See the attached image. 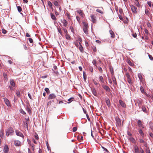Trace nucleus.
Instances as JSON below:
<instances>
[{"label":"nucleus","instance_id":"obj_27","mask_svg":"<svg viewBox=\"0 0 153 153\" xmlns=\"http://www.w3.org/2000/svg\"><path fill=\"white\" fill-rule=\"evenodd\" d=\"M92 93L94 95L96 96L97 95V93L96 90L95 89H94L92 90Z\"/></svg>","mask_w":153,"mask_h":153},{"label":"nucleus","instance_id":"obj_23","mask_svg":"<svg viewBox=\"0 0 153 153\" xmlns=\"http://www.w3.org/2000/svg\"><path fill=\"white\" fill-rule=\"evenodd\" d=\"M26 110H27L28 112L30 114L31 113V111L30 108H29L28 106H27L26 107Z\"/></svg>","mask_w":153,"mask_h":153},{"label":"nucleus","instance_id":"obj_36","mask_svg":"<svg viewBox=\"0 0 153 153\" xmlns=\"http://www.w3.org/2000/svg\"><path fill=\"white\" fill-rule=\"evenodd\" d=\"M79 50L81 52H83V48L81 45H80L79 46Z\"/></svg>","mask_w":153,"mask_h":153},{"label":"nucleus","instance_id":"obj_49","mask_svg":"<svg viewBox=\"0 0 153 153\" xmlns=\"http://www.w3.org/2000/svg\"><path fill=\"white\" fill-rule=\"evenodd\" d=\"M83 31L86 34H88V29H83Z\"/></svg>","mask_w":153,"mask_h":153},{"label":"nucleus","instance_id":"obj_29","mask_svg":"<svg viewBox=\"0 0 153 153\" xmlns=\"http://www.w3.org/2000/svg\"><path fill=\"white\" fill-rule=\"evenodd\" d=\"M96 11L99 13H100L101 14H102L103 13V12L102 10L100 9H97L96 10Z\"/></svg>","mask_w":153,"mask_h":153},{"label":"nucleus","instance_id":"obj_52","mask_svg":"<svg viewBox=\"0 0 153 153\" xmlns=\"http://www.w3.org/2000/svg\"><path fill=\"white\" fill-rule=\"evenodd\" d=\"M77 130V128L76 127H74L73 128V132L76 131Z\"/></svg>","mask_w":153,"mask_h":153},{"label":"nucleus","instance_id":"obj_34","mask_svg":"<svg viewBox=\"0 0 153 153\" xmlns=\"http://www.w3.org/2000/svg\"><path fill=\"white\" fill-rule=\"evenodd\" d=\"M17 8L18 9V11L19 12H20L22 11V9L20 6H17Z\"/></svg>","mask_w":153,"mask_h":153},{"label":"nucleus","instance_id":"obj_5","mask_svg":"<svg viewBox=\"0 0 153 153\" xmlns=\"http://www.w3.org/2000/svg\"><path fill=\"white\" fill-rule=\"evenodd\" d=\"M116 122L117 126H120L121 124V121L120 120L118 117H116Z\"/></svg>","mask_w":153,"mask_h":153},{"label":"nucleus","instance_id":"obj_47","mask_svg":"<svg viewBox=\"0 0 153 153\" xmlns=\"http://www.w3.org/2000/svg\"><path fill=\"white\" fill-rule=\"evenodd\" d=\"M83 25L85 26V28H86L87 27H88V24L87 23H85V22H83Z\"/></svg>","mask_w":153,"mask_h":153},{"label":"nucleus","instance_id":"obj_24","mask_svg":"<svg viewBox=\"0 0 153 153\" xmlns=\"http://www.w3.org/2000/svg\"><path fill=\"white\" fill-rule=\"evenodd\" d=\"M4 135V131L2 130H1L0 131V136L2 138L3 136Z\"/></svg>","mask_w":153,"mask_h":153},{"label":"nucleus","instance_id":"obj_40","mask_svg":"<svg viewBox=\"0 0 153 153\" xmlns=\"http://www.w3.org/2000/svg\"><path fill=\"white\" fill-rule=\"evenodd\" d=\"M149 125L150 128L153 131V123H150Z\"/></svg>","mask_w":153,"mask_h":153},{"label":"nucleus","instance_id":"obj_22","mask_svg":"<svg viewBox=\"0 0 153 153\" xmlns=\"http://www.w3.org/2000/svg\"><path fill=\"white\" fill-rule=\"evenodd\" d=\"M112 80L113 83L116 85L117 84V82L116 81V78L115 77L113 76L112 78Z\"/></svg>","mask_w":153,"mask_h":153},{"label":"nucleus","instance_id":"obj_2","mask_svg":"<svg viewBox=\"0 0 153 153\" xmlns=\"http://www.w3.org/2000/svg\"><path fill=\"white\" fill-rule=\"evenodd\" d=\"M15 133L19 137H20L23 138L24 137V136L23 134L21 133L19 130H16L15 131Z\"/></svg>","mask_w":153,"mask_h":153},{"label":"nucleus","instance_id":"obj_14","mask_svg":"<svg viewBox=\"0 0 153 153\" xmlns=\"http://www.w3.org/2000/svg\"><path fill=\"white\" fill-rule=\"evenodd\" d=\"M3 76L4 78V81L5 82L8 80L7 75L4 72L3 73Z\"/></svg>","mask_w":153,"mask_h":153},{"label":"nucleus","instance_id":"obj_48","mask_svg":"<svg viewBox=\"0 0 153 153\" xmlns=\"http://www.w3.org/2000/svg\"><path fill=\"white\" fill-rule=\"evenodd\" d=\"M48 5L49 7H51L52 6V4L51 2L50 1H48Z\"/></svg>","mask_w":153,"mask_h":153},{"label":"nucleus","instance_id":"obj_57","mask_svg":"<svg viewBox=\"0 0 153 153\" xmlns=\"http://www.w3.org/2000/svg\"><path fill=\"white\" fill-rule=\"evenodd\" d=\"M98 69L99 71L101 72L102 73V68L101 67H99L98 68Z\"/></svg>","mask_w":153,"mask_h":153},{"label":"nucleus","instance_id":"obj_33","mask_svg":"<svg viewBox=\"0 0 153 153\" xmlns=\"http://www.w3.org/2000/svg\"><path fill=\"white\" fill-rule=\"evenodd\" d=\"M63 23L64 25L66 26L67 25V22L65 20H64L63 21Z\"/></svg>","mask_w":153,"mask_h":153},{"label":"nucleus","instance_id":"obj_62","mask_svg":"<svg viewBox=\"0 0 153 153\" xmlns=\"http://www.w3.org/2000/svg\"><path fill=\"white\" fill-rule=\"evenodd\" d=\"M35 137L36 140H38L39 139V137L37 134H36L35 135Z\"/></svg>","mask_w":153,"mask_h":153},{"label":"nucleus","instance_id":"obj_37","mask_svg":"<svg viewBox=\"0 0 153 153\" xmlns=\"http://www.w3.org/2000/svg\"><path fill=\"white\" fill-rule=\"evenodd\" d=\"M139 132L141 135L142 136L143 135V131L141 129L139 130Z\"/></svg>","mask_w":153,"mask_h":153},{"label":"nucleus","instance_id":"obj_56","mask_svg":"<svg viewBox=\"0 0 153 153\" xmlns=\"http://www.w3.org/2000/svg\"><path fill=\"white\" fill-rule=\"evenodd\" d=\"M149 59L151 60H153V57L152 56L150 55H149Z\"/></svg>","mask_w":153,"mask_h":153},{"label":"nucleus","instance_id":"obj_17","mask_svg":"<svg viewBox=\"0 0 153 153\" xmlns=\"http://www.w3.org/2000/svg\"><path fill=\"white\" fill-rule=\"evenodd\" d=\"M99 80L100 82H101V83H104V79L103 78V77L102 76H100L99 79Z\"/></svg>","mask_w":153,"mask_h":153},{"label":"nucleus","instance_id":"obj_53","mask_svg":"<svg viewBox=\"0 0 153 153\" xmlns=\"http://www.w3.org/2000/svg\"><path fill=\"white\" fill-rule=\"evenodd\" d=\"M16 94L18 96H20V91H16Z\"/></svg>","mask_w":153,"mask_h":153},{"label":"nucleus","instance_id":"obj_39","mask_svg":"<svg viewBox=\"0 0 153 153\" xmlns=\"http://www.w3.org/2000/svg\"><path fill=\"white\" fill-rule=\"evenodd\" d=\"M130 140L133 143H134L135 142L134 139L132 137H131L129 138Z\"/></svg>","mask_w":153,"mask_h":153},{"label":"nucleus","instance_id":"obj_10","mask_svg":"<svg viewBox=\"0 0 153 153\" xmlns=\"http://www.w3.org/2000/svg\"><path fill=\"white\" fill-rule=\"evenodd\" d=\"M119 102L122 107H124V108H125L126 107V104L122 100H119Z\"/></svg>","mask_w":153,"mask_h":153},{"label":"nucleus","instance_id":"obj_26","mask_svg":"<svg viewBox=\"0 0 153 153\" xmlns=\"http://www.w3.org/2000/svg\"><path fill=\"white\" fill-rule=\"evenodd\" d=\"M142 111L146 113L147 111L146 108L144 106H142Z\"/></svg>","mask_w":153,"mask_h":153},{"label":"nucleus","instance_id":"obj_59","mask_svg":"<svg viewBox=\"0 0 153 153\" xmlns=\"http://www.w3.org/2000/svg\"><path fill=\"white\" fill-rule=\"evenodd\" d=\"M58 32L61 35H62V31H61V29H58Z\"/></svg>","mask_w":153,"mask_h":153},{"label":"nucleus","instance_id":"obj_8","mask_svg":"<svg viewBox=\"0 0 153 153\" xmlns=\"http://www.w3.org/2000/svg\"><path fill=\"white\" fill-rule=\"evenodd\" d=\"M4 102L7 106L8 107L10 106V102L8 99L7 98L4 99Z\"/></svg>","mask_w":153,"mask_h":153},{"label":"nucleus","instance_id":"obj_50","mask_svg":"<svg viewBox=\"0 0 153 153\" xmlns=\"http://www.w3.org/2000/svg\"><path fill=\"white\" fill-rule=\"evenodd\" d=\"M135 5L138 7H139L140 6V4L138 2V1H136L135 3Z\"/></svg>","mask_w":153,"mask_h":153},{"label":"nucleus","instance_id":"obj_16","mask_svg":"<svg viewBox=\"0 0 153 153\" xmlns=\"http://www.w3.org/2000/svg\"><path fill=\"white\" fill-rule=\"evenodd\" d=\"M134 149L135 153H139V149L137 146H135L134 147Z\"/></svg>","mask_w":153,"mask_h":153},{"label":"nucleus","instance_id":"obj_13","mask_svg":"<svg viewBox=\"0 0 153 153\" xmlns=\"http://www.w3.org/2000/svg\"><path fill=\"white\" fill-rule=\"evenodd\" d=\"M10 85H11V86H13V87H14L15 86V83L13 79H10Z\"/></svg>","mask_w":153,"mask_h":153},{"label":"nucleus","instance_id":"obj_19","mask_svg":"<svg viewBox=\"0 0 153 153\" xmlns=\"http://www.w3.org/2000/svg\"><path fill=\"white\" fill-rule=\"evenodd\" d=\"M51 18L54 20H56V17L54 15V14H53L52 13H51Z\"/></svg>","mask_w":153,"mask_h":153},{"label":"nucleus","instance_id":"obj_15","mask_svg":"<svg viewBox=\"0 0 153 153\" xmlns=\"http://www.w3.org/2000/svg\"><path fill=\"white\" fill-rule=\"evenodd\" d=\"M77 12L79 13L81 17H84V14L82 12V11L81 10H78L76 11Z\"/></svg>","mask_w":153,"mask_h":153},{"label":"nucleus","instance_id":"obj_6","mask_svg":"<svg viewBox=\"0 0 153 153\" xmlns=\"http://www.w3.org/2000/svg\"><path fill=\"white\" fill-rule=\"evenodd\" d=\"M91 20L93 23H95L96 22V17L94 15H92L91 16Z\"/></svg>","mask_w":153,"mask_h":153},{"label":"nucleus","instance_id":"obj_54","mask_svg":"<svg viewBox=\"0 0 153 153\" xmlns=\"http://www.w3.org/2000/svg\"><path fill=\"white\" fill-rule=\"evenodd\" d=\"M77 20L79 22H80V19L79 17L78 16H76V17Z\"/></svg>","mask_w":153,"mask_h":153},{"label":"nucleus","instance_id":"obj_3","mask_svg":"<svg viewBox=\"0 0 153 153\" xmlns=\"http://www.w3.org/2000/svg\"><path fill=\"white\" fill-rule=\"evenodd\" d=\"M131 8L132 12L134 13H137V8L133 5L130 6Z\"/></svg>","mask_w":153,"mask_h":153},{"label":"nucleus","instance_id":"obj_31","mask_svg":"<svg viewBox=\"0 0 153 153\" xmlns=\"http://www.w3.org/2000/svg\"><path fill=\"white\" fill-rule=\"evenodd\" d=\"M137 124L139 126H141L142 125V122L140 120H139L137 121Z\"/></svg>","mask_w":153,"mask_h":153},{"label":"nucleus","instance_id":"obj_45","mask_svg":"<svg viewBox=\"0 0 153 153\" xmlns=\"http://www.w3.org/2000/svg\"><path fill=\"white\" fill-rule=\"evenodd\" d=\"M145 13L147 16L149 15V11L148 10L146 9L145 10Z\"/></svg>","mask_w":153,"mask_h":153},{"label":"nucleus","instance_id":"obj_11","mask_svg":"<svg viewBox=\"0 0 153 153\" xmlns=\"http://www.w3.org/2000/svg\"><path fill=\"white\" fill-rule=\"evenodd\" d=\"M9 150L8 147L7 145H5L4 149V153H7Z\"/></svg>","mask_w":153,"mask_h":153},{"label":"nucleus","instance_id":"obj_1","mask_svg":"<svg viewBox=\"0 0 153 153\" xmlns=\"http://www.w3.org/2000/svg\"><path fill=\"white\" fill-rule=\"evenodd\" d=\"M13 132L14 131L13 128L12 127L9 128L6 130V135L7 136H8L10 135H11Z\"/></svg>","mask_w":153,"mask_h":153},{"label":"nucleus","instance_id":"obj_9","mask_svg":"<svg viewBox=\"0 0 153 153\" xmlns=\"http://www.w3.org/2000/svg\"><path fill=\"white\" fill-rule=\"evenodd\" d=\"M56 96L54 94H51L49 95L48 97L49 99H53L55 98Z\"/></svg>","mask_w":153,"mask_h":153},{"label":"nucleus","instance_id":"obj_4","mask_svg":"<svg viewBox=\"0 0 153 153\" xmlns=\"http://www.w3.org/2000/svg\"><path fill=\"white\" fill-rule=\"evenodd\" d=\"M105 100L108 106L110 107L111 106V103L108 97H106L105 98Z\"/></svg>","mask_w":153,"mask_h":153},{"label":"nucleus","instance_id":"obj_42","mask_svg":"<svg viewBox=\"0 0 153 153\" xmlns=\"http://www.w3.org/2000/svg\"><path fill=\"white\" fill-rule=\"evenodd\" d=\"M92 63L94 65H95L96 67H97V62L94 59L93 60Z\"/></svg>","mask_w":153,"mask_h":153},{"label":"nucleus","instance_id":"obj_58","mask_svg":"<svg viewBox=\"0 0 153 153\" xmlns=\"http://www.w3.org/2000/svg\"><path fill=\"white\" fill-rule=\"evenodd\" d=\"M2 33L4 34H5L6 33L7 31L5 30V29H2Z\"/></svg>","mask_w":153,"mask_h":153},{"label":"nucleus","instance_id":"obj_28","mask_svg":"<svg viewBox=\"0 0 153 153\" xmlns=\"http://www.w3.org/2000/svg\"><path fill=\"white\" fill-rule=\"evenodd\" d=\"M152 3L151 1H148L147 2V4H148V5H149V6L150 7H152L153 8V4H152Z\"/></svg>","mask_w":153,"mask_h":153},{"label":"nucleus","instance_id":"obj_7","mask_svg":"<svg viewBox=\"0 0 153 153\" xmlns=\"http://www.w3.org/2000/svg\"><path fill=\"white\" fill-rule=\"evenodd\" d=\"M14 145L16 146H19L21 145V142L18 140H15L14 141Z\"/></svg>","mask_w":153,"mask_h":153},{"label":"nucleus","instance_id":"obj_18","mask_svg":"<svg viewBox=\"0 0 153 153\" xmlns=\"http://www.w3.org/2000/svg\"><path fill=\"white\" fill-rule=\"evenodd\" d=\"M109 32L111 35V37L112 38H114L115 36V35L113 31L111 30H109Z\"/></svg>","mask_w":153,"mask_h":153},{"label":"nucleus","instance_id":"obj_41","mask_svg":"<svg viewBox=\"0 0 153 153\" xmlns=\"http://www.w3.org/2000/svg\"><path fill=\"white\" fill-rule=\"evenodd\" d=\"M127 81L130 84L132 83V81L130 78L127 79Z\"/></svg>","mask_w":153,"mask_h":153},{"label":"nucleus","instance_id":"obj_12","mask_svg":"<svg viewBox=\"0 0 153 153\" xmlns=\"http://www.w3.org/2000/svg\"><path fill=\"white\" fill-rule=\"evenodd\" d=\"M102 87L105 90L108 92H110L111 90L109 88L107 85H103Z\"/></svg>","mask_w":153,"mask_h":153},{"label":"nucleus","instance_id":"obj_64","mask_svg":"<svg viewBox=\"0 0 153 153\" xmlns=\"http://www.w3.org/2000/svg\"><path fill=\"white\" fill-rule=\"evenodd\" d=\"M149 135L152 137H153V134L151 132L149 133Z\"/></svg>","mask_w":153,"mask_h":153},{"label":"nucleus","instance_id":"obj_61","mask_svg":"<svg viewBox=\"0 0 153 153\" xmlns=\"http://www.w3.org/2000/svg\"><path fill=\"white\" fill-rule=\"evenodd\" d=\"M102 148L103 149V150L104 151H105L107 152H108V151L107 150V149H106L104 147H102Z\"/></svg>","mask_w":153,"mask_h":153},{"label":"nucleus","instance_id":"obj_46","mask_svg":"<svg viewBox=\"0 0 153 153\" xmlns=\"http://www.w3.org/2000/svg\"><path fill=\"white\" fill-rule=\"evenodd\" d=\"M128 64L131 66H132L133 65V64L130 60L128 61Z\"/></svg>","mask_w":153,"mask_h":153},{"label":"nucleus","instance_id":"obj_44","mask_svg":"<svg viewBox=\"0 0 153 153\" xmlns=\"http://www.w3.org/2000/svg\"><path fill=\"white\" fill-rule=\"evenodd\" d=\"M73 99H74V98H73V97H71L68 100V101H69V102H68V103H71L72 101V100Z\"/></svg>","mask_w":153,"mask_h":153},{"label":"nucleus","instance_id":"obj_32","mask_svg":"<svg viewBox=\"0 0 153 153\" xmlns=\"http://www.w3.org/2000/svg\"><path fill=\"white\" fill-rule=\"evenodd\" d=\"M45 90L47 94H49L50 93V91L48 88H45Z\"/></svg>","mask_w":153,"mask_h":153},{"label":"nucleus","instance_id":"obj_51","mask_svg":"<svg viewBox=\"0 0 153 153\" xmlns=\"http://www.w3.org/2000/svg\"><path fill=\"white\" fill-rule=\"evenodd\" d=\"M28 39L30 43H32L33 42V40L32 39L29 38H28Z\"/></svg>","mask_w":153,"mask_h":153},{"label":"nucleus","instance_id":"obj_55","mask_svg":"<svg viewBox=\"0 0 153 153\" xmlns=\"http://www.w3.org/2000/svg\"><path fill=\"white\" fill-rule=\"evenodd\" d=\"M126 76L127 79L130 78V76L129 74L128 73H127L126 74Z\"/></svg>","mask_w":153,"mask_h":153},{"label":"nucleus","instance_id":"obj_20","mask_svg":"<svg viewBox=\"0 0 153 153\" xmlns=\"http://www.w3.org/2000/svg\"><path fill=\"white\" fill-rule=\"evenodd\" d=\"M139 141H140V142L141 143H144V146H147V145L145 143V141L142 139H139Z\"/></svg>","mask_w":153,"mask_h":153},{"label":"nucleus","instance_id":"obj_38","mask_svg":"<svg viewBox=\"0 0 153 153\" xmlns=\"http://www.w3.org/2000/svg\"><path fill=\"white\" fill-rule=\"evenodd\" d=\"M140 90L142 93H144V89L142 86H141L140 88Z\"/></svg>","mask_w":153,"mask_h":153},{"label":"nucleus","instance_id":"obj_60","mask_svg":"<svg viewBox=\"0 0 153 153\" xmlns=\"http://www.w3.org/2000/svg\"><path fill=\"white\" fill-rule=\"evenodd\" d=\"M13 86H9V87L10 88V90L11 91H13L14 89H13V87H12Z\"/></svg>","mask_w":153,"mask_h":153},{"label":"nucleus","instance_id":"obj_43","mask_svg":"<svg viewBox=\"0 0 153 153\" xmlns=\"http://www.w3.org/2000/svg\"><path fill=\"white\" fill-rule=\"evenodd\" d=\"M138 78L140 80H141L142 79V77L141 74H139L138 75Z\"/></svg>","mask_w":153,"mask_h":153},{"label":"nucleus","instance_id":"obj_25","mask_svg":"<svg viewBox=\"0 0 153 153\" xmlns=\"http://www.w3.org/2000/svg\"><path fill=\"white\" fill-rule=\"evenodd\" d=\"M75 44L76 45V46L77 47L79 46L80 45H81V43L80 42H78L77 41L75 42Z\"/></svg>","mask_w":153,"mask_h":153},{"label":"nucleus","instance_id":"obj_35","mask_svg":"<svg viewBox=\"0 0 153 153\" xmlns=\"http://www.w3.org/2000/svg\"><path fill=\"white\" fill-rule=\"evenodd\" d=\"M66 38L68 40H70L71 39L70 36L68 34H65Z\"/></svg>","mask_w":153,"mask_h":153},{"label":"nucleus","instance_id":"obj_30","mask_svg":"<svg viewBox=\"0 0 153 153\" xmlns=\"http://www.w3.org/2000/svg\"><path fill=\"white\" fill-rule=\"evenodd\" d=\"M19 111H20V112L21 113H22V114L24 115L26 114V113L23 109H20Z\"/></svg>","mask_w":153,"mask_h":153},{"label":"nucleus","instance_id":"obj_21","mask_svg":"<svg viewBox=\"0 0 153 153\" xmlns=\"http://www.w3.org/2000/svg\"><path fill=\"white\" fill-rule=\"evenodd\" d=\"M54 5L57 7H58L59 5L58 2L56 1H53Z\"/></svg>","mask_w":153,"mask_h":153},{"label":"nucleus","instance_id":"obj_63","mask_svg":"<svg viewBox=\"0 0 153 153\" xmlns=\"http://www.w3.org/2000/svg\"><path fill=\"white\" fill-rule=\"evenodd\" d=\"M140 151L141 152L140 153H144V152L143 150L141 148H140Z\"/></svg>","mask_w":153,"mask_h":153}]
</instances>
